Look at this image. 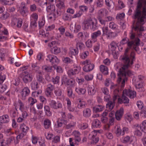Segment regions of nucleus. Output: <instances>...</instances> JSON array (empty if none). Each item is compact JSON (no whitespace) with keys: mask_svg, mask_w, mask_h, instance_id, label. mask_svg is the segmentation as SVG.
I'll use <instances>...</instances> for the list:
<instances>
[{"mask_svg":"<svg viewBox=\"0 0 146 146\" xmlns=\"http://www.w3.org/2000/svg\"><path fill=\"white\" fill-rule=\"evenodd\" d=\"M117 46V43L114 41H112L110 44L109 46V49L111 51L113 54L115 53V50L116 49Z\"/></svg>","mask_w":146,"mask_h":146,"instance_id":"393cba45","label":"nucleus"},{"mask_svg":"<svg viewBox=\"0 0 146 146\" xmlns=\"http://www.w3.org/2000/svg\"><path fill=\"white\" fill-rule=\"evenodd\" d=\"M38 15L36 13H33L30 16V20L37 21L38 19Z\"/></svg>","mask_w":146,"mask_h":146,"instance_id":"4d7b16f0","label":"nucleus"},{"mask_svg":"<svg viewBox=\"0 0 146 146\" xmlns=\"http://www.w3.org/2000/svg\"><path fill=\"white\" fill-rule=\"evenodd\" d=\"M133 25H132V30H131V31L129 33V36L130 39L131 40H132V41H134L135 39L136 38H135V34L134 32H133V31H135V32L138 35L140 36H141L142 35V32L143 31H141V35H139V31H137L135 30L134 29H133Z\"/></svg>","mask_w":146,"mask_h":146,"instance_id":"dca6fc26","label":"nucleus"},{"mask_svg":"<svg viewBox=\"0 0 146 146\" xmlns=\"http://www.w3.org/2000/svg\"><path fill=\"white\" fill-rule=\"evenodd\" d=\"M56 5L59 9H63L64 8V5L63 2L60 0H56Z\"/></svg>","mask_w":146,"mask_h":146,"instance_id":"72a5a7b5","label":"nucleus"},{"mask_svg":"<svg viewBox=\"0 0 146 146\" xmlns=\"http://www.w3.org/2000/svg\"><path fill=\"white\" fill-rule=\"evenodd\" d=\"M124 114V109L123 108H121L119 110H117L115 113L116 119L120 121L122 118Z\"/></svg>","mask_w":146,"mask_h":146,"instance_id":"4468645a","label":"nucleus"},{"mask_svg":"<svg viewBox=\"0 0 146 146\" xmlns=\"http://www.w3.org/2000/svg\"><path fill=\"white\" fill-rule=\"evenodd\" d=\"M98 13L100 16L102 17L105 15L106 16L108 15V11L106 9H102L98 11Z\"/></svg>","mask_w":146,"mask_h":146,"instance_id":"c756f323","label":"nucleus"},{"mask_svg":"<svg viewBox=\"0 0 146 146\" xmlns=\"http://www.w3.org/2000/svg\"><path fill=\"white\" fill-rule=\"evenodd\" d=\"M141 8V4L139 2L137 4L132 16V18L135 20L133 23V29L137 31H139L140 35H141V31H144V28L142 25L146 20V17L142 14Z\"/></svg>","mask_w":146,"mask_h":146,"instance_id":"f03ea898","label":"nucleus"},{"mask_svg":"<svg viewBox=\"0 0 146 146\" xmlns=\"http://www.w3.org/2000/svg\"><path fill=\"white\" fill-rule=\"evenodd\" d=\"M60 136L57 135L53 137L52 142L56 143H58L60 141Z\"/></svg>","mask_w":146,"mask_h":146,"instance_id":"680f3d73","label":"nucleus"},{"mask_svg":"<svg viewBox=\"0 0 146 146\" xmlns=\"http://www.w3.org/2000/svg\"><path fill=\"white\" fill-rule=\"evenodd\" d=\"M134 138L133 136H127L123 137L121 139V141L123 143H127L128 142L131 143L133 141Z\"/></svg>","mask_w":146,"mask_h":146,"instance_id":"6ab92c4d","label":"nucleus"},{"mask_svg":"<svg viewBox=\"0 0 146 146\" xmlns=\"http://www.w3.org/2000/svg\"><path fill=\"white\" fill-rule=\"evenodd\" d=\"M67 107L68 109L70 111L73 112L74 111L76 113H78L79 111V110L77 109V108L75 107V108H73L71 107V105L69 106H68Z\"/></svg>","mask_w":146,"mask_h":146,"instance_id":"5fc2aeb1","label":"nucleus"},{"mask_svg":"<svg viewBox=\"0 0 146 146\" xmlns=\"http://www.w3.org/2000/svg\"><path fill=\"white\" fill-rule=\"evenodd\" d=\"M44 109L45 114L46 115L49 116L51 115L52 113L50 111V108L47 105L44 106Z\"/></svg>","mask_w":146,"mask_h":146,"instance_id":"ea45409f","label":"nucleus"},{"mask_svg":"<svg viewBox=\"0 0 146 146\" xmlns=\"http://www.w3.org/2000/svg\"><path fill=\"white\" fill-rule=\"evenodd\" d=\"M88 127V124L86 123H82L78 125V127L81 129L84 130Z\"/></svg>","mask_w":146,"mask_h":146,"instance_id":"de8ad7c7","label":"nucleus"},{"mask_svg":"<svg viewBox=\"0 0 146 146\" xmlns=\"http://www.w3.org/2000/svg\"><path fill=\"white\" fill-rule=\"evenodd\" d=\"M76 121H72L70 123L66 125L65 128L67 129H70L74 127L76 125Z\"/></svg>","mask_w":146,"mask_h":146,"instance_id":"c03bdc74","label":"nucleus"},{"mask_svg":"<svg viewBox=\"0 0 146 146\" xmlns=\"http://www.w3.org/2000/svg\"><path fill=\"white\" fill-rule=\"evenodd\" d=\"M36 79L37 80L40 82L44 83V80L42 77V75H37Z\"/></svg>","mask_w":146,"mask_h":146,"instance_id":"774afa93","label":"nucleus"},{"mask_svg":"<svg viewBox=\"0 0 146 146\" xmlns=\"http://www.w3.org/2000/svg\"><path fill=\"white\" fill-rule=\"evenodd\" d=\"M61 52L60 48L57 46L53 47V52L52 53L55 54H57Z\"/></svg>","mask_w":146,"mask_h":146,"instance_id":"0e129e2a","label":"nucleus"},{"mask_svg":"<svg viewBox=\"0 0 146 146\" xmlns=\"http://www.w3.org/2000/svg\"><path fill=\"white\" fill-rule=\"evenodd\" d=\"M20 77L25 83L31 82L33 78L32 75L29 73L27 71H25L23 72L21 74Z\"/></svg>","mask_w":146,"mask_h":146,"instance_id":"423d86ee","label":"nucleus"},{"mask_svg":"<svg viewBox=\"0 0 146 146\" xmlns=\"http://www.w3.org/2000/svg\"><path fill=\"white\" fill-rule=\"evenodd\" d=\"M14 105L15 108H13L9 111L10 116L12 118H15L18 115V113L17 109V104L16 103H14Z\"/></svg>","mask_w":146,"mask_h":146,"instance_id":"2eb2a0df","label":"nucleus"},{"mask_svg":"<svg viewBox=\"0 0 146 146\" xmlns=\"http://www.w3.org/2000/svg\"><path fill=\"white\" fill-rule=\"evenodd\" d=\"M95 4L97 7H101L103 5V1L102 0H97L95 1Z\"/></svg>","mask_w":146,"mask_h":146,"instance_id":"69168bd1","label":"nucleus"},{"mask_svg":"<svg viewBox=\"0 0 146 146\" xmlns=\"http://www.w3.org/2000/svg\"><path fill=\"white\" fill-rule=\"evenodd\" d=\"M20 128L23 132L25 134L28 131L29 129V127L24 123H21L20 125Z\"/></svg>","mask_w":146,"mask_h":146,"instance_id":"c9c22d12","label":"nucleus"},{"mask_svg":"<svg viewBox=\"0 0 146 146\" xmlns=\"http://www.w3.org/2000/svg\"><path fill=\"white\" fill-rule=\"evenodd\" d=\"M126 96L129 97L130 98H133L136 96V93L135 91L129 89L125 90L123 92L121 98H118V102L120 103H128L129 102V100Z\"/></svg>","mask_w":146,"mask_h":146,"instance_id":"20e7f679","label":"nucleus"},{"mask_svg":"<svg viewBox=\"0 0 146 146\" xmlns=\"http://www.w3.org/2000/svg\"><path fill=\"white\" fill-rule=\"evenodd\" d=\"M139 128L141 131L146 133V120L143 121L139 126Z\"/></svg>","mask_w":146,"mask_h":146,"instance_id":"4c0bfd02","label":"nucleus"},{"mask_svg":"<svg viewBox=\"0 0 146 146\" xmlns=\"http://www.w3.org/2000/svg\"><path fill=\"white\" fill-rule=\"evenodd\" d=\"M102 30L103 33V35H106L107 36L110 31H109L108 28L107 27H103Z\"/></svg>","mask_w":146,"mask_h":146,"instance_id":"338daca9","label":"nucleus"},{"mask_svg":"<svg viewBox=\"0 0 146 146\" xmlns=\"http://www.w3.org/2000/svg\"><path fill=\"white\" fill-rule=\"evenodd\" d=\"M10 121L9 117L7 114L0 117V122L2 123H7Z\"/></svg>","mask_w":146,"mask_h":146,"instance_id":"aec40b11","label":"nucleus"},{"mask_svg":"<svg viewBox=\"0 0 146 146\" xmlns=\"http://www.w3.org/2000/svg\"><path fill=\"white\" fill-rule=\"evenodd\" d=\"M109 27L114 30H116L118 27V26L113 22H111L109 24Z\"/></svg>","mask_w":146,"mask_h":146,"instance_id":"49530a36","label":"nucleus"},{"mask_svg":"<svg viewBox=\"0 0 146 146\" xmlns=\"http://www.w3.org/2000/svg\"><path fill=\"white\" fill-rule=\"evenodd\" d=\"M30 90L28 87H25L22 89L19 95V98L22 100H25L29 95Z\"/></svg>","mask_w":146,"mask_h":146,"instance_id":"0eeeda50","label":"nucleus"},{"mask_svg":"<svg viewBox=\"0 0 146 146\" xmlns=\"http://www.w3.org/2000/svg\"><path fill=\"white\" fill-rule=\"evenodd\" d=\"M100 71L104 74L107 75L108 74V69L107 66L103 65H101L100 66Z\"/></svg>","mask_w":146,"mask_h":146,"instance_id":"cd10ccee","label":"nucleus"},{"mask_svg":"<svg viewBox=\"0 0 146 146\" xmlns=\"http://www.w3.org/2000/svg\"><path fill=\"white\" fill-rule=\"evenodd\" d=\"M67 94L69 97H73V91L72 88L70 87H68L67 88Z\"/></svg>","mask_w":146,"mask_h":146,"instance_id":"6e6d98bb","label":"nucleus"},{"mask_svg":"<svg viewBox=\"0 0 146 146\" xmlns=\"http://www.w3.org/2000/svg\"><path fill=\"white\" fill-rule=\"evenodd\" d=\"M84 30L90 29L92 31L97 30V22L95 19L91 18L85 20L83 23Z\"/></svg>","mask_w":146,"mask_h":146,"instance_id":"39448f33","label":"nucleus"},{"mask_svg":"<svg viewBox=\"0 0 146 146\" xmlns=\"http://www.w3.org/2000/svg\"><path fill=\"white\" fill-rule=\"evenodd\" d=\"M135 87L137 90L139 92L143 91L144 90L142 84L141 83H139L138 84H136Z\"/></svg>","mask_w":146,"mask_h":146,"instance_id":"09e8293b","label":"nucleus"},{"mask_svg":"<svg viewBox=\"0 0 146 146\" xmlns=\"http://www.w3.org/2000/svg\"><path fill=\"white\" fill-rule=\"evenodd\" d=\"M76 49L79 48L80 50L83 49L85 47L84 44L81 42L79 41L76 44Z\"/></svg>","mask_w":146,"mask_h":146,"instance_id":"a18cd8bd","label":"nucleus"},{"mask_svg":"<svg viewBox=\"0 0 146 146\" xmlns=\"http://www.w3.org/2000/svg\"><path fill=\"white\" fill-rule=\"evenodd\" d=\"M62 18L65 21H70L71 19V16L67 13H65L63 15Z\"/></svg>","mask_w":146,"mask_h":146,"instance_id":"bf43d9fd","label":"nucleus"},{"mask_svg":"<svg viewBox=\"0 0 146 146\" xmlns=\"http://www.w3.org/2000/svg\"><path fill=\"white\" fill-rule=\"evenodd\" d=\"M80 69V68L79 67L76 66L72 69H70L68 70L67 72L68 76L71 77L72 76H74L78 74Z\"/></svg>","mask_w":146,"mask_h":146,"instance_id":"f8f14e48","label":"nucleus"},{"mask_svg":"<svg viewBox=\"0 0 146 146\" xmlns=\"http://www.w3.org/2000/svg\"><path fill=\"white\" fill-rule=\"evenodd\" d=\"M17 105L19 106V110L22 112L26 111L25 110V106L24 103L20 99L18 100Z\"/></svg>","mask_w":146,"mask_h":146,"instance_id":"f704fd0d","label":"nucleus"},{"mask_svg":"<svg viewBox=\"0 0 146 146\" xmlns=\"http://www.w3.org/2000/svg\"><path fill=\"white\" fill-rule=\"evenodd\" d=\"M75 91L80 95H84L86 92V90L85 89L80 88H76Z\"/></svg>","mask_w":146,"mask_h":146,"instance_id":"2f4dec72","label":"nucleus"},{"mask_svg":"<svg viewBox=\"0 0 146 146\" xmlns=\"http://www.w3.org/2000/svg\"><path fill=\"white\" fill-rule=\"evenodd\" d=\"M101 35V32L100 30H98L92 33L91 35L92 40L94 42L97 41V37L100 36Z\"/></svg>","mask_w":146,"mask_h":146,"instance_id":"a211bd4d","label":"nucleus"},{"mask_svg":"<svg viewBox=\"0 0 146 146\" xmlns=\"http://www.w3.org/2000/svg\"><path fill=\"white\" fill-rule=\"evenodd\" d=\"M31 67L32 70L35 71H38L39 69V67L37 65V64L36 63H31Z\"/></svg>","mask_w":146,"mask_h":146,"instance_id":"e2e57ef3","label":"nucleus"},{"mask_svg":"<svg viewBox=\"0 0 146 146\" xmlns=\"http://www.w3.org/2000/svg\"><path fill=\"white\" fill-rule=\"evenodd\" d=\"M76 102L77 104V106L76 107L77 109H81L86 107V103L84 101H82L81 99L80 98L77 99L76 100Z\"/></svg>","mask_w":146,"mask_h":146,"instance_id":"412c9836","label":"nucleus"},{"mask_svg":"<svg viewBox=\"0 0 146 146\" xmlns=\"http://www.w3.org/2000/svg\"><path fill=\"white\" fill-rule=\"evenodd\" d=\"M78 49H74L71 48L70 49L69 54L73 56H75L78 54Z\"/></svg>","mask_w":146,"mask_h":146,"instance_id":"3c124183","label":"nucleus"},{"mask_svg":"<svg viewBox=\"0 0 146 146\" xmlns=\"http://www.w3.org/2000/svg\"><path fill=\"white\" fill-rule=\"evenodd\" d=\"M140 40L139 38H136L134 41H129V39L126 37L123 38L121 41L120 44L123 45L127 44L128 48L125 49V52L127 49H128L127 54L128 55H129V49L133 47L135 51H137L138 50V46L140 44Z\"/></svg>","mask_w":146,"mask_h":146,"instance_id":"7ed1b4c3","label":"nucleus"},{"mask_svg":"<svg viewBox=\"0 0 146 146\" xmlns=\"http://www.w3.org/2000/svg\"><path fill=\"white\" fill-rule=\"evenodd\" d=\"M46 60L50 62L53 66L58 64L60 61L59 59L56 56L50 54L47 56Z\"/></svg>","mask_w":146,"mask_h":146,"instance_id":"1a4fd4ad","label":"nucleus"},{"mask_svg":"<svg viewBox=\"0 0 146 146\" xmlns=\"http://www.w3.org/2000/svg\"><path fill=\"white\" fill-rule=\"evenodd\" d=\"M118 9L120 10L125 7V5L123 2L120 0H119L118 1Z\"/></svg>","mask_w":146,"mask_h":146,"instance_id":"052dcab7","label":"nucleus"},{"mask_svg":"<svg viewBox=\"0 0 146 146\" xmlns=\"http://www.w3.org/2000/svg\"><path fill=\"white\" fill-rule=\"evenodd\" d=\"M73 134L74 136V138L76 139L78 142H79L80 141L81 139L80 137V133L78 131L74 130L73 132Z\"/></svg>","mask_w":146,"mask_h":146,"instance_id":"7c9ffc66","label":"nucleus"},{"mask_svg":"<svg viewBox=\"0 0 146 146\" xmlns=\"http://www.w3.org/2000/svg\"><path fill=\"white\" fill-rule=\"evenodd\" d=\"M28 113L26 111L22 113L21 115L17 118V121L18 123H21L24 121L28 116Z\"/></svg>","mask_w":146,"mask_h":146,"instance_id":"f3484780","label":"nucleus"},{"mask_svg":"<svg viewBox=\"0 0 146 146\" xmlns=\"http://www.w3.org/2000/svg\"><path fill=\"white\" fill-rule=\"evenodd\" d=\"M96 92V89L94 86H89L88 87V94L89 96L94 95Z\"/></svg>","mask_w":146,"mask_h":146,"instance_id":"4be33fe9","label":"nucleus"},{"mask_svg":"<svg viewBox=\"0 0 146 146\" xmlns=\"http://www.w3.org/2000/svg\"><path fill=\"white\" fill-rule=\"evenodd\" d=\"M55 89L54 86L49 84L47 85V88L45 90V94L48 97H51L52 95V92Z\"/></svg>","mask_w":146,"mask_h":146,"instance_id":"9b49d317","label":"nucleus"},{"mask_svg":"<svg viewBox=\"0 0 146 146\" xmlns=\"http://www.w3.org/2000/svg\"><path fill=\"white\" fill-rule=\"evenodd\" d=\"M89 54V52L88 51H85L80 53V57L82 59H85L87 58Z\"/></svg>","mask_w":146,"mask_h":146,"instance_id":"603ef678","label":"nucleus"},{"mask_svg":"<svg viewBox=\"0 0 146 146\" xmlns=\"http://www.w3.org/2000/svg\"><path fill=\"white\" fill-rule=\"evenodd\" d=\"M70 145L71 146H74L75 145L78 144V141L75 138H70L69 139Z\"/></svg>","mask_w":146,"mask_h":146,"instance_id":"8fccbe9b","label":"nucleus"},{"mask_svg":"<svg viewBox=\"0 0 146 146\" xmlns=\"http://www.w3.org/2000/svg\"><path fill=\"white\" fill-rule=\"evenodd\" d=\"M60 79V77L58 76H57L54 78H52V82L54 84H57L59 83Z\"/></svg>","mask_w":146,"mask_h":146,"instance_id":"13d9d810","label":"nucleus"},{"mask_svg":"<svg viewBox=\"0 0 146 146\" xmlns=\"http://www.w3.org/2000/svg\"><path fill=\"white\" fill-rule=\"evenodd\" d=\"M49 105L50 108L54 110L60 109L62 107V105L61 102L59 101L56 102L54 100L50 101Z\"/></svg>","mask_w":146,"mask_h":146,"instance_id":"6e6552de","label":"nucleus"},{"mask_svg":"<svg viewBox=\"0 0 146 146\" xmlns=\"http://www.w3.org/2000/svg\"><path fill=\"white\" fill-rule=\"evenodd\" d=\"M74 25L71 24L70 26V29L71 31H74V33H77L81 29L80 25L78 24H75L74 25V28H73Z\"/></svg>","mask_w":146,"mask_h":146,"instance_id":"5701e85b","label":"nucleus"},{"mask_svg":"<svg viewBox=\"0 0 146 146\" xmlns=\"http://www.w3.org/2000/svg\"><path fill=\"white\" fill-rule=\"evenodd\" d=\"M128 51V49H127L124 54L121 56L124 64L122 67V69L119 70L117 81L118 83H120L122 80L121 85V88H123L125 86V81L127 80V76H130L133 74V72L127 69L131 67L133 64V61L135 59V53L134 51H132L130 55H129L127 54Z\"/></svg>","mask_w":146,"mask_h":146,"instance_id":"f257e3e1","label":"nucleus"},{"mask_svg":"<svg viewBox=\"0 0 146 146\" xmlns=\"http://www.w3.org/2000/svg\"><path fill=\"white\" fill-rule=\"evenodd\" d=\"M115 118L114 117H110L109 121V123H108L104 127V129L108 131L110 127V125H113L114 123Z\"/></svg>","mask_w":146,"mask_h":146,"instance_id":"a878e982","label":"nucleus"},{"mask_svg":"<svg viewBox=\"0 0 146 146\" xmlns=\"http://www.w3.org/2000/svg\"><path fill=\"white\" fill-rule=\"evenodd\" d=\"M14 0L7 1V0H1V1L3 4L5 5H13L14 2Z\"/></svg>","mask_w":146,"mask_h":146,"instance_id":"864d4df0","label":"nucleus"},{"mask_svg":"<svg viewBox=\"0 0 146 146\" xmlns=\"http://www.w3.org/2000/svg\"><path fill=\"white\" fill-rule=\"evenodd\" d=\"M104 109V107L102 105H97L93 108L94 111L98 113L102 111Z\"/></svg>","mask_w":146,"mask_h":146,"instance_id":"473e14b6","label":"nucleus"},{"mask_svg":"<svg viewBox=\"0 0 146 146\" xmlns=\"http://www.w3.org/2000/svg\"><path fill=\"white\" fill-rule=\"evenodd\" d=\"M97 132L96 131L94 130L92 131L90 135L91 136V137L90 138L92 140L91 143H97L99 140V137H97Z\"/></svg>","mask_w":146,"mask_h":146,"instance_id":"ddd939ff","label":"nucleus"},{"mask_svg":"<svg viewBox=\"0 0 146 146\" xmlns=\"http://www.w3.org/2000/svg\"><path fill=\"white\" fill-rule=\"evenodd\" d=\"M44 126L45 129L49 128L51 125L50 121L48 119H46L44 121Z\"/></svg>","mask_w":146,"mask_h":146,"instance_id":"79ce46f5","label":"nucleus"},{"mask_svg":"<svg viewBox=\"0 0 146 146\" xmlns=\"http://www.w3.org/2000/svg\"><path fill=\"white\" fill-rule=\"evenodd\" d=\"M82 113L84 117L88 118L91 115V110L90 108H86L83 110Z\"/></svg>","mask_w":146,"mask_h":146,"instance_id":"b1692460","label":"nucleus"},{"mask_svg":"<svg viewBox=\"0 0 146 146\" xmlns=\"http://www.w3.org/2000/svg\"><path fill=\"white\" fill-rule=\"evenodd\" d=\"M129 132V129L126 127H124L122 129L119 126H117L116 128L115 133L117 136L123 135L125 133H128Z\"/></svg>","mask_w":146,"mask_h":146,"instance_id":"9d476101","label":"nucleus"},{"mask_svg":"<svg viewBox=\"0 0 146 146\" xmlns=\"http://www.w3.org/2000/svg\"><path fill=\"white\" fill-rule=\"evenodd\" d=\"M139 127L138 125H137L134 132V135L136 136L141 137L142 135V133L141 131L139 130Z\"/></svg>","mask_w":146,"mask_h":146,"instance_id":"a19ab883","label":"nucleus"},{"mask_svg":"<svg viewBox=\"0 0 146 146\" xmlns=\"http://www.w3.org/2000/svg\"><path fill=\"white\" fill-rule=\"evenodd\" d=\"M115 105V103L112 102L110 101L108 102L106 104V108L107 110L109 111H110L113 109Z\"/></svg>","mask_w":146,"mask_h":146,"instance_id":"e433bc0d","label":"nucleus"},{"mask_svg":"<svg viewBox=\"0 0 146 146\" xmlns=\"http://www.w3.org/2000/svg\"><path fill=\"white\" fill-rule=\"evenodd\" d=\"M92 125L94 127L96 128L100 127L101 126L100 122L97 119H95L94 120Z\"/></svg>","mask_w":146,"mask_h":146,"instance_id":"37998d69","label":"nucleus"},{"mask_svg":"<svg viewBox=\"0 0 146 146\" xmlns=\"http://www.w3.org/2000/svg\"><path fill=\"white\" fill-rule=\"evenodd\" d=\"M46 10L48 12L52 14H55L56 9L54 5H50L48 6L46 8Z\"/></svg>","mask_w":146,"mask_h":146,"instance_id":"c85d7f7f","label":"nucleus"},{"mask_svg":"<svg viewBox=\"0 0 146 146\" xmlns=\"http://www.w3.org/2000/svg\"><path fill=\"white\" fill-rule=\"evenodd\" d=\"M94 65L93 64H91L85 65L83 67V69L85 72H87L92 70L94 69Z\"/></svg>","mask_w":146,"mask_h":146,"instance_id":"bb28decb","label":"nucleus"},{"mask_svg":"<svg viewBox=\"0 0 146 146\" xmlns=\"http://www.w3.org/2000/svg\"><path fill=\"white\" fill-rule=\"evenodd\" d=\"M31 86L32 90H36L39 88L38 83L36 80H33L31 83Z\"/></svg>","mask_w":146,"mask_h":146,"instance_id":"58836bf2","label":"nucleus"}]
</instances>
